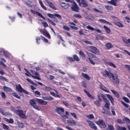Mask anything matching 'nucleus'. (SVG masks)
Masks as SVG:
<instances>
[{
    "label": "nucleus",
    "instance_id": "obj_1",
    "mask_svg": "<svg viewBox=\"0 0 130 130\" xmlns=\"http://www.w3.org/2000/svg\"><path fill=\"white\" fill-rule=\"evenodd\" d=\"M54 110L56 113H57L60 115L62 118H64L65 119H69V117L66 115H63L64 113V109L62 107H59L58 106H55L54 108Z\"/></svg>",
    "mask_w": 130,
    "mask_h": 130
},
{
    "label": "nucleus",
    "instance_id": "obj_2",
    "mask_svg": "<svg viewBox=\"0 0 130 130\" xmlns=\"http://www.w3.org/2000/svg\"><path fill=\"white\" fill-rule=\"evenodd\" d=\"M110 75H111V78H112L113 80L112 83L113 84L119 85V78H118V76L115 75V76H114V75L112 73H110Z\"/></svg>",
    "mask_w": 130,
    "mask_h": 130
},
{
    "label": "nucleus",
    "instance_id": "obj_3",
    "mask_svg": "<svg viewBox=\"0 0 130 130\" xmlns=\"http://www.w3.org/2000/svg\"><path fill=\"white\" fill-rule=\"evenodd\" d=\"M30 73L32 74V75H31V77H32L34 79H35L36 80H38L39 81H40L41 80V78H40V74L39 73L35 71H34L33 70L31 69L30 70Z\"/></svg>",
    "mask_w": 130,
    "mask_h": 130
},
{
    "label": "nucleus",
    "instance_id": "obj_4",
    "mask_svg": "<svg viewBox=\"0 0 130 130\" xmlns=\"http://www.w3.org/2000/svg\"><path fill=\"white\" fill-rule=\"evenodd\" d=\"M96 124L101 127V128H106L107 127V125L105 123V122L103 119H101L96 121Z\"/></svg>",
    "mask_w": 130,
    "mask_h": 130
},
{
    "label": "nucleus",
    "instance_id": "obj_5",
    "mask_svg": "<svg viewBox=\"0 0 130 130\" xmlns=\"http://www.w3.org/2000/svg\"><path fill=\"white\" fill-rule=\"evenodd\" d=\"M16 88L18 92H19V93H24V94H25L26 95H29V92L23 89V88L21 86V84H18L17 85H16Z\"/></svg>",
    "mask_w": 130,
    "mask_h": 130
},
{
    "label": "nucleus",
    "instance_id": "obj_6",
    "mask_svg": "<svg viewBox=\"0 0 130 130\" xmlns=\"http://www.w3.org/2000/svg\"><path fill=\"white\" fill-rule=\"evenodd\" d=\"M29 103L30 105L33 107V108L36 109V110H38L39 111H40L39 107L37 106V104H36V101L34 99H31L29 101Z\"/></svg>",
    "mask_w": 130,
    "mask_h": 130
},
{
    "label": "nucleus",
    "instance_id": "obj_7",
    "mask_svg": "<svg viewBox=\"0 0 130 130\" xmlns=\"http://www.w3.org/2000/svg\"><path fill=\"white\" fill-rule=\"evenodd\" d=\"M71 4V9L72 11L76 12V13H79V6H78V4L75 2H73Z\"/></svg>",
    "mask_w": 130,
    "mask_h": 130
},
{
    "label": "nucleus",
    "instance_id": "obj_8",
    "mask_svg": "<svg viewBox=\"0 0 130 130\" xmlns=\"http://www.w3.org/2000/svg\"><path fill=\"white\" fill-rule=\"evenodd\" d=\"M77 3L79 4V6L83 8H87L88 7V3L86 0H76ZM82 5L83 6H82Z\"/></svg>",
    "mask_w": 130,
    "mask_h": 130
},
{
    "label": "nucleus",
    "instance_id": "obj_9",
    "mask_svg": "<svg viewBox=\"0 0 130 130\" xmlns=\"http://www.w3.org/2000/svg\"><path fill=\"white\" fill-rule=\"evenodd\" d=\"M15 113L17 114V115H19V116L21 118H26V114L24 113L22 110H16Z\"/></svg>",
    "mask_w": 130,
    "mask_h": 130
},
{
    "label": "nucleus",
    "instance_id": "obj_10",
    "mask_svg": "<svg viewBox=\"0 0 130 130\" xmlns=\"http://www.w3.org/2000/svg\"><path fill=\"white\" fill-rule=\"evenodd\" d=\"M87 122H88L90 127L92 128V129H94V130L98 129L96 124H95V123L93 121H90V120H87Z\"/></svg>",
    "mask_w": 130,
    "mask_h": 130
},
{
    "label": "nucleus",
    "instance_id": "obj_11",
    "mask_svg": "<svg viewBox=\"0 0 130 130\" xmlns=\"http://www.w3.org/2000/svg\"><path fill=\"white\" fill-rule=\"evenodd\" d=\"M30 12L34 15H37L38 16H39V17H40V18H42L43 20H45V17H44V16H43V15H42V14H41V13H40V12L36 11L35 10H33L32 9L30 10Z\"/></svg>",
    "mask_w": 130,
    "mask_h": 130
},
{
    "label": "nucleus",
    "instance_id": "obj_12",
    "mask_svg": "<svg viewBox=\"0 0 130 130\" xmlns=\"http://www.w3.org/2000/svg\"><path fill=\"white\" fill-rule=\"evenodd\" d=\"M67 123L69 124V125H70L71 126L77 125V122H76V121H75V120H73V119L68 120Z\"/></svg>",
    "mask_w": 130,
    "mask_h": 130
},
{
    "label": "nucleus",
    "instance_id": "obj_13",
    "mask_svg": "<svg viewBox=\"0 0 130 130\" xmlns=\"http://www.w3.org/2000/svg\"><path fill=\"white\" fill-rule=\"evenodd\" d=\"M102 75L106 78V77H108L109 79H111V75H110V73L108 72L107 70H105L103 72H102Z\"/></svg>",
    "mask_w": 130,
    "mask_h": 130
},
{
    "label": "nucleus",
    "instance_id": "obj_14",
    "mask_svg": "<svg viewBox=\"0 0 130 130\" xmlns=\"http://www.w3.org/2000/svg\"><path fill=\"white\" fill-rule=\"evenodd\" d=\"M89 48L91 49L90 51L93 53H99V49L94 46H89Z\"/></svg>",
    "mask_w": 130,
    "mask_h": 130
},
{
    "label": "nucleus",
    "instance_id": "obj_15",
    "mask_svg": "<svg viewBox=\"0 0 130 130\" xmlns=\"http://www.w3.org/2000/svg\"><path fill=\"white\" fill-rule=\"evenodd\" d=\"M36 101H37V102H38V103L41 105H47V102L44 101L42 99H36Z\"/></svg>",
    "mask_w": 130,
    "mask_h": 130
},
{
    "label": "nucleus",
    "instance_id": "obj_16",
    "mask_svg": "<svg viewBox=\"0 0 130 130\" xmlns=\"http://www.w3.org/2000/svg\"><path fill=\"white\" fill-rule=\"evenodd\" d=\"M86 28L88 29V30H90L91 31H96V32H98V33H101V30L99 29H95L94 28V27L91 26L90 25L87 26Z\"/></svg>",
    "mask_w": 130,
    "mask_h": 130
},
{
    "label": "nucleus",
    "instance_id": "obj_17",
    "mask_svg": "<svg viewBox=\"0 0 130 130\" xmlns=\"http://www.w3.org/2000/svg\"><path fill=\"white\" fill-rule=\"evenodd\" d=\"M86 54L89 57V58H95V60H99L98 57H95V55L91 53H89V52H86Z\"/></svg>",
    "mask_w": 130,
    "mask_h": 130
},
{
    "label": "nucleus",
    "instance_id": "obj_18",
    "mask_svg": "<svg viewBox=\"0 0 130 130\" xmlns=\"http://www.w3.org/2000/svg\"><path fill=\"white\" fill-rule=\"evenodd\" d=\"M46 2L47 4H48V5H49V6H50L52 9H53V10H57L56 7H55L54 5H53V3H51L50 1H49V0H46Z\"/></svg>",
    "mask_w": 130,
    "mask_h": 130
},
{
    "label": "nucleus",
    "instance_id": "obj_19",
    "mask_svg": "<svg viewBox=\"0 0 130 130\" xmlns=\"http://www.w3.org/2000/svg\"><path fill=\"white\" fill-rule=\"evenodd\" d=\"M84 92L86 94L87 96H88L89 98H90V99H92V100H94V99H95V98H94L90 92H88L87 90L84 89Z\"/></svg>",
    "mask_w": 130,
    "mask_h": 130
},
{
    "label": "nucleus",
    "instance_id": "obj_20",
    "mask_svg": "<svg viewBox=\"0 0 130 130\" xmlns=\"http://www.w3.org/2000/svg\"><path fill=\"white\" fill-rule=\"evenodd\" d=\"M60 5L62 9H68L70 7V4H67L64 2H61Z\"/></svg>",
    "mask_w": 130,
    "mask_h": 130
},
{
    "label": "nucleus",
    "instance_id": "obj_21",
    "mask_svg": "<svg viewBox=\"0 0 130 130\" xmlns=\"http://www.w3.org/2000/svg\"><path fill=\"white\" fill-rule=\"evenodd\" d=\"M102 112L103 114H105L106 115H111V113L109 110H106L105 109L103 108Z\"/></svg>",
    "mask_w": 130,
    "mask_h": 130
},
{
    "label": "nucleus",
    "instance_id": "obj_22",
    "mask_svg": "<svg viewBox=\"0 0 130 130\" xmlns=\"http://www.w3.org/2000/svg\"><path fill=\"white\" fill-rule=\"evenodd\" d=\"M105 47L106 49H107V50H108L110 49V48H112V47H113V45H112V44H111V43H107L105 45Z\"/></svg>",
    "mask_w": 130,
    "mask_h": 130
},
{
    "label": "nucleus",
    "instance_id": "obj_23",
    "mask_svg": "<svg viewBox=\"0 0 130 130\" xmlns=\"http://www.w3.org/2000/svg\"><path fill=\"white\" fill-rule=\"evenodd\" d=\"M107 97L109 99V100H110L112 104H113V103H114V99H113L112 96H111L110 94H107Z\"/></svg>",
    "mask_w": 130,
    "mask_h": 130
},
{
    "label": "nucleus",
    "instance_id": "obj_24",
    "mask_svg": "<svg viewBox=\"0 0 130 130\" xmlns=\"http://www.w3.org/2000/svg\"><path fill=\"white\" fill-rule=\"evenodd\" d=\"M3 89L4 90V91H5V92H12L13 91V89H12V88L8 87V86H4L3 87Z\"/></svg>",
    "mask_w": 130,
    "mask_h": 130
},
{
    "label": "nucleus",
    "instance_id": "obj_25",
    "mask_svg": "<svg viewBox=\"0 0 130 130\" xmlns=\"http://www.w3.org/2000/svg\"><path fill=\"white\" fill-rule=\"evenodd\" d=\"M109 3L110 5H112V6H117V0H111V1L109 2Z\"/></svg>",
    "mask_w": 130,
    "mask_h": 130
},
{
    "label": "nucleus",
    "instance_id": "obj_26",
    "mask_svg": "<svg viewBox=\"0 0 130 130\" xmlns=\"http://www.w3.org/2000/svg\"><path fill=\"white\" fill-rule=\"evenodd\" d=\"M106 103L104 105L105 108H106L107 109H109V106H110V102L109 101H106L105 102Z\"/></svg>",
    "mask_w": 130,
    "mask_h": 130
},
{
    "label": "nucleus",
    "instance_id": "obj_27",
    "mask_svg": "<svg viewBox=\"0 0 130 130\" xmlns=\"http://www.w3.org/2000/svg\"><path fill=\"white\" fill-rule=\"evenodd\" d=\"M103 28L105 29V31L106 33H107V34H110V32H111V30H110V28H109L106 25H104Z\"/></svg>",
    "mask_w": 130,
    "mask_h": 130
},
{
    "label": "nucleus",
    "instance_id": "obj_28",
    "mask_svg": "<svg viewBox=\"0 0 130 130\" xmlns=\"http://www.w3.org/2000/svg\"><path fill=\"white\" fill-rule=\"evenodd\" d=\"M43 35L46 36V37H47V38H49V39H50V35H49V34L47 32V31L43 30Z\"/></svg>",
    "mask_w": 130,
    "mask_h": 130
},
{
    "label": "nucleus",
    "instance_id": "obj_29",
    "mask_svg": "<svg viewBox=\"0 0 130 130\" xmlns=\"http://www.w3.org/2000/svg\"><path fill=\"white\" fill-rule=\"evenodd\" d=\"M111 91L112 92V93H113V94H114V95H115L116 98H119V94H118V93L116 92V91L113 89H111Z\"/></svg>",
    "mask_w": 130,
    "mask_h": 130
},
{
    "label": "nucleus",
    "instance_id": "obj_30",
    "mask_svg": "<svg viewBox=\"0 0 130 130\" xmlns=\"http://www.w3.org/2000/svg\"><path fill=\"white\" fill-rule=\"evenodd\" d=\"M44 100H47V101H52L53 100V98L52 96H44L43 98Z\"/></svg>",
    "mask_w": 130,
    "mask_h": 130
},
{
    "label": "nucleus",
    "instance_id": "obj_31",
    "mask_svg": "<svg viewBox=\"0 0 130 130\" xmlns=\"http://www.w3.org/2000/svg\"><path fill=\"white\" fill-rule=\"evenodd\" d=\"M115 25L117 26L118 27H119V28H123V24L121 23V22L116 21L114 22Z\"/></svg>",
    "mask_w": 130,
    "mask_h": 130
},
{
    "label": "nucleus",
    "instance_id": "obj_32",
    "mask_svg": "<svg viewBox=\"0 0 130 130\" xmlns=\"http://www.w3.org/2000/svg\"><path fill=\"white\" fill-rule=\"evenodd\" d=\"M81 75H82V77H83L84 78L86 79V80H87L88 81H90V77H89V76L87 74L82 73Z\"/></svg>",
    "mask_w": 130,
    "mask_h": 130
},
{
    "label": "nucleus",
    "instance_id": "obj_33",
    "mask_svg": "<svg viewBox=\"0 0 130 130\" xmlns=\"http://www.w3.org/2000/svg\"><path fill=\"white\" fill-rule=\"evenodd\" d=\"M39 2L40 5H41V6L42 7V8L43 9H44L45 10H47V8H46V7H45L44 6V5L43 4V3H42V1L39 0Z\"/></svg>",
    "mask_w": 130,
    "mask_h": 130
},
{
    "label": "nucleus",
    "instance_id": "obj_34",
    "mask_svg": "<svg viewBox=\"0 0 130 130\" xmlns=\"http://www.w3.org/2000/svg\"><path fill=\"white\" fill-rule=\"evenodd\" d=\"M2 126L3 127V129L5 130H8L10 129V127L6 125V124L2 123Z\"/></svg>",
    "mask_w": 130,
    "mask_h": 130
},
{
    "label": "nucleus",
    "instance_id": "obj_35",
    "mask_svg": "<svg viewBox=\"0 0 130 130\" xmlns=\"http://www.w3.org/2000/svg\"><path fill=\"white\" fill-rule=\"evenodd\" d=\"M12 95L15 98H17V99H21V96H19L18 94L15 92H12Z\"/></svg>",
    "mask_w": 130,
    "mask_h": 130
},
{
    "label": "nucleus",
    "instance_id": "obj_36",
    "mask_svg": "<svg viewBox=\"0 0 130 130\" xmlns=\"http://www.w3.org/2000/svg\"><path fill=\"white\" fill-rule=\"evenodd\" d=\"M5 121H7V122H8V123H14V119L13 118L8 119L5 118Z\"/></svg>",
    "mask_w": 130,
    "mask_h": 130
},
{
    "label": "nucleus",
    "instance_id": "obj_37",
    "mask_svg": "<svg viewBox=\"0 0 130 130\" xmlns=\"http://www.w3.org/2000/svg\"><path fill=\"white\" fill-rule=\"evenodd\" d=\"M37 84H38V85H40V86H42V87H43V88H42L43 90H44V91H45V88L47 87L46 85L43 84V83H41V82H39V81H38V82H37Z\"/></svg>",
    "mask_w": 130,
    "mask_h": 130
},
{
    "label": "nucleus",
    "instance_id": "obj_38",
    "mask_svg": "<svg viewBox=\"0 0 130 130\" xmlns=\"http://www.w3.org/2000/svg\"><path fill=\"white\" fill-rule=\"evenodd\" d=\"M108 66L111 67L112 68H114V69H116V66L112 62H108Z\"/></svg>",
    "mask_w": 130,
    "mask_h": 130
},
{
    "label": "nucleus",
    "instance_id": "obj_39",
    "mask_svg": "<svg viewBox=\"0 0 130 130\" xmlns=\"http://www.w3.org/2000/svg\"><path fill=\"white\" fill-rule=\"evenodd\" d=\"M100 88L101 90H102L103 91H105V92H107V90H106V87H105V86L104 85H103V84H101L100 85Z\"/></svg>",
    "mask_w": 130,
    "mask_h": 130
},
{
    "label": "nucleus",
    "instance_id": "obj_40",
    "mask_svg": "<svg viewBox=\"0 0 130 130\" xmlns=\"http://www.w3.org/2000/svg\"><path fill=\"white\" fill-rule=\"evenodd\" d=\"M26 80L27 81V82H28L29 83H30V84H31V85H34V86H37V84H36V83H34L33 81H32L29 78H27Z\"/></svg>",
    "mask_w": 130,
    "mask_h": 130
},
{
    "label": "nucleus",
    "instance_id": "obj_41",
    "mask_svg": "<svg viewBox=\"0 0 130 130\" xmlns=\"http://www.w3.org/2000/svg\"><path fill=\"white\" fill-rule=\"evenodd\" d=\"M73 58L74 60H76V61H80V58L76 54H74L73 55Z\"/></svg>",
    "mask_w": 130,
    "mask_h": 130
},
{
    "label": "nucleus",
    "instance_id": "obj_42",
    "mask_svg": "<svg viewBox=\"0 0 130 130\" xmlns=\"http://www.w3.org/2000/svg\"><path fill=\"white\" fill-rule=\"evenodd\" d=\"M105 8L106 9V10H110V11H112V10H113V7L109 5H106Z\"/></svg>",
    "mask_w": 130,
    "mask_h": 130
},
{
    "label": "nucleus",
    "instance_id": "obj_43",
    "mask_svg": "<svg viewBox=\"0 0 130 130\" xmlns=\"http://www.w3.org/2000/svg\"><path fill=\"white\" fill-rule=\"evenodd\" d=\"M24 70L26 72L25 74L26 76H27V77H30V76H32L30 72H29V71H28V70H27L26 68H24Z\"/></svg>",
    "mask_w": 130,
    "mask_h": 130
},
{
    "label": "nucleus",
    "instance_id": "obj_44",
    "mask_svg": "<svg viewBox=\"0 0 130 130\" xmlns=\"http://www.w3.org/2000/svg\"><path fill=\"white\" fill-rule=\"evenodd\" d=\"M79 55H81V56H83V57H84L85 58L86 57V54H85V53L83 52V51L81 50L79 52Z\"/></svg>",
    "mask_w": 130,
    "mask_h": 130
},
{
    "label": "nucleus",
    "instance_id": "obj_45",
    "mask_svg": "<svg viewBox=\"0 0 130 130\" xmlns=\"http://www.w3.org/2000/svg\"><path fill=\"white\" fill-rule=\"evenodd\" d=\"M74 17L75 18H77L78 19H81L82 18V16L79 14L75 13L74 14Z\"/></svg>",
    "mask_w": 130,
    "mask_h": 130
},
{
    "label": "nucleus",
    "instance_id": "obj_46",
    "mask_svg": "<svg viewBox=\"0 0 130 130\" xmlns=\"http://www.w3.org/2000/svg\"><path fill=\"white\" fill-rule=\"evenodd\" d=\"M122 99L125 102H126V103H129V102H130L129 100L128 99V98H127L125 96H123Z\"/></svg>",
    "mask_w": 130,
    "mask_h": 130
},
{
    "label": "nucleus",
    "instance_id": "obj_47",
    "mask_svg": "<svg viewBox=\"0 0 130 130\" xmlns=\"http://www.w3.org/2000/svg\"><path fill=\"white\" fill-rule=\"evenodd\" d=\"M121 103L123 105V106H124L125 107H126V108H128V107H129V105L125 103L123 101H121Z\"/></svg>",
    "mask_w": 130,
    "mask_h": 130
},
{
    "label": "nucleus",
    "instance_id": "obj_48",
    "mask_svg": "<svg viewBox=\"0 0 130 130\" xmlns=\"http://www.w3.org/2000/svg\"><path fill=\"white\" fill-rule=\"evenodd\" d=\"M101 96L102 97V98H103L104 102H105L106 101H108V100L107 99V98H106L105 95L102 94L101 95Z\"/></svg>",
    "mask_w": 130,
    "mask_h": 130
},
{
    "label": "nucleus",
    "instance_id": "obj_49",
    "mask_svg": "<svg viewBox=\"0 0 130 130\" xmlns=\"http://www.w3.org/2000/svg\"><path fill=\"white\" fill-rule=\"evenodd\" d=\"M47 20L49 21V23H50L53 26H56V24L53 22L52 20H50L49 18H47Z\"/></svg>",
    "mask_w": 130,
    "mask_h": 130
},
{
    "label": "nucleus",
    "instance_id": "obj_50",
    "mask_svg": "<svg viewBox=\"0 0 130 130\" xmlns=\"http://www.w3.org/2000/svg\"><path fill=\"white\" fill-rule=\"evenodd\" d=\"M94 104L98 106V107H100V102L99 101H95L94 102Z\"/></svg>",
    "mask_w": 130,
    "mask_h": 130
},
{
    "label": "nucleus",
    "instance_id": "obj_51",
    "mask_svg": "<svg viewBox=\"0 0 130 130\" xmlns=\"http://www.w3.org/2000/svg\"><path fill=\"white\" fill-rule=\"evenodd\" d=\"M45 91H47V92H50V91H52V88L49 86H47L45 87Z\"/></svg>",
    "mask_w": 130,
    "mask_h": 130
},
{
    "label": "nucleus",
    "instance_id": "obj_52",
    "mask_svg": "<svg viewBox=\"0 0 130 130\" xmlns=\"http://www.w3.org/2000/svg\"><path fill=\"white\" fill-rule=\"evenodd\" d=\"M62 103L66 107H70V104H69V103L67 102L66 101H63Z\"/></svg>",
    "mask_w": 130,
    "mask_h": 130
},
{
    "label": "nucleus",
    "instance_id": "obj_53",
    "mask_svg": "<svg viewBox=\"0 0 130 130\" xmlns=\"http://www.w3.org/2000/svg\"><path fill=\"white\" fill-rule=\"evenodd\" d=\"M108 128L109 130H114V127L112 125H108Z\"/></svg>",
    "mask_w": 130,
    "mask_h": 130
},
{
    "label": "nucleus",
    "instance_id": "obj_54",
    "mask_svg": "<svg viewBox=\"0 0 130 130\" xmlns=\"http://www.w3.org/2000/svg\"><path fill=\"white\" fill-rule=\"evenodd\" d=\"M1 95L3 99H6L7 98L6 93L4 92H2Z\"/></svg>",
    "mask_w": 130,
    "mask_h": 130
},
{
    "label": "nucleus",
    "instance_id": "obj_55",
    "mask_svg": "<svg viewBox=\"0 0 130 130\" xmlns=\"http://www.w3.org/2000/svg\"><path fill=\"white\" fill-rule=\"evenodd\" d=\"M87 117L89 118V119H93V118H94V115H93V114H89L87 116Z\"/></svg>",
    "mask_w": 130,
    "mask_h": 130
},
{
    "label": "nucleus",
    "instance_id": "obj_56",
    "mask_svg": "<svg viewBox=\"0 0 130 130\" xmlns=\"http://www.w3.org/2000/svg\"><path fill=\"white\" fill-rule=\"evenodd\" d=\"M47 16L48 17H49V18H51V19H53V18H54V14H52L51 13H48Z\"/></svg>",
    "mask_w": 130,
    "mask_h": 130
},
{
    "label": "nucleus",
    "instance_id": "obj_57",
    "mask_svg": "<svg viewBox=\"0 0 130 130\" xmlns=\"http://www.w3.org/2000/svg\"><path fill=\"white\" fill-rule=\"evenodd\" d=\"M54 17H57L59 20H61V16L60 15L54 13Z\"/></svg>",
    "mask_w": 130,
    "mask_h": 130
},
{
    "label": "nucleus",
    "instance_id": "obj_58",
    "mask_svg": "<svg viewBox=\"0 0 130 130\" xmlns=\"http://www.w3.org/2000/svg\"><path fill=\"white\" fill-rule=\"evenodd\" d=\"M0 113H2L3 115H6V113H5V110L0 108Z\"/></svg>",
    "mask_w": 130,
    "mask_h": 130
},
{
    "label": "nucleus",
    "instance_id": "obj_59",
    "mask_svg": "<svg viewBox=\"0 0 130 130\" xmlns=\"http://www.w3.org/2000/svg\"><path fill=\"white\" fill-rule=\"evenodd\" d=\"M124 121L127 122V123H130V119L127 117L124 118Z\"/></svg>",
    "mask_w": 130,
    "mask_h": 130
},
{
    "label": "nucleus",
    "instance_id": "obj_60",
    "mask_svg": "<svg viewBox=\"0 0 130 130\" xmlns=\"http://www.w3.org/2000/svg\"><path fill=\"white\" fill-rule=\"evenodd\" d=\"M63 28L64 29V30H66L67 31H70L71 30V28H70L69 27V26H67L66 25H64L63 26Z\"/></svg>",
    "mask_w": 130,
    "mask_h": 130
},
{
    "label": "nucleus",
    "instance_id": "obj_61",
    "mask_svg": "<svg viewBox=\"0 0 130 130\" xmlns=\"http://www.w3.org/2000/svg\"><path fill=\"white\" fill-rule=\"evenodd\" d=\"M24 123L22 122H20L19 124V127H20V128H24Z\"/></svg>",
    "mask_w": 130,
    "mask_h": 130
},
{
    "label": "nucleus",
    "instance_id": "obj_62",
    "mask_svg": "<svg viewBox=\"0 0 130 130\" xmlns=\"http://www.w3.org/2000/svg\"><path fill=\"white\" fill-rule=\"evenodd\" d=\"M35 95H37V96H40L41 94L40 93V92L38 91V90H36L34 92Z\"/></svg>",
    "mask_w": 130,
    "mask_h": 130
},
{
    "label": "nucleus",
    "instance_id": "obj_63",
    "mask_svg": "<svg viewBox=\"0 0 130 130\" xmlns=\"http://www.w3.org/2000/svg\"><path fill=\"white\" fill-rule=\"evenodd\" d=\"M36 41H37V43H38V44H40V37H38L36 38Z\"/></svg>",
    "mask_w": 130,
    "mask_h": 130
},
{
    "label": "nucleus",
    "instance_id": "obj_64",
    "mask_svg": "<svg viewBox=\"0 0 130 130\" xmlns=\"http://www.w3.org/2000/svg\"><path fill=\"white\" fill-rule=\"evenodd\" d=\"M125 68L127 69V71H130V65L128 64H125Z\"/></svg>",
    "mask_w": 130,
    "mask_h": 130
}]
</instances>
